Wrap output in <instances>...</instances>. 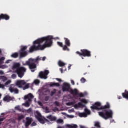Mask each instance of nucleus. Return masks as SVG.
<instances>
[{
    "label": "nucleus",
    "instance_id": "obj_16",
    "mask_svg": "<svg viewBox=\"0 0 128 128\" xmlns=\"http://www.w3.org/2000/svg\"><path fill=\"white\" fill-rule=\"evenodd\" d=\"M84 106H86V105L82 104V102H79L78 104H76L74 106V108H84Z\"/></svg>",
    "mask_w": 128,
    "mask_h": 128
},
{
    "label": "nucleus",
    "instance_id": "obj_38",
    "mask_svg": "<svg viewBox=\"0 0 128 128\" xmlns=\"http://www.w3.org/2000/svg\"><path fill=\"white\" fill-rule=\"evenodd\" d=\"M69 128H78V126L76 125H69L68 126Z\"/></svg>",
    "mask_w": 128,
    "mask_h": 128
},
{
    "label": "nucleus",
    "instance_id": "obj_2",
    "mask_svg": "<svg viewBox=\"0 0 128 128\" xmlns=\"http://www.w3.org/2000/svg\"><path fill=\"white\" fill-rule=\"evenodd\" d=\"M91 108L96 110H102L101 112H99L98 114L106 120H110V118H112L114 116V112L112 110H110V104L108 102H107L104 106H102V103L96 102L94 105H92Z\"/></svg>",
    "mask_w": 128,
    "mask_h": 128
},
{
    "label": "nucleus",
    "instance_id": "obj_9",
    "mask_svg": "<svg viewBox=\"0 0 128 128\" xmlns=\"http://www.w3.org/2000/svg\"><path fill=\"white\" fill-rule=\"evenodd\" d=\"M50 74V71L48 70H46L44 72H41L39 74V77L40 78H42L44 80L48 79V76Z\"/></svg>",
    "mask_w": 128,
    "mask_h": 128
},
{
    "label": "nucleus",
    "instance_id": "obj_26",
    "mask_svg": "<svg viewBox=\"0 0 128 128\" xmlns=\"http://www.w3.org/2000/svg\"><path fill=\"white\" fill-rule=\"evenodd\" d=\"M0 80H2L3 82H6L8 80V78L4 76H0Z\"/></svg>",
    "mask_w": 128,
    "mask_h": 128
},
{
    "label": "nucleus",
    "instance_id": "obj_41",
    "mask_svg": "<svg viewBox=\"0 0 128 128\" xmlns=\"http://www.w3.org/2000/svg\"><path fill=\"white\" fill-rule=\"evenodd\" d=\"M80 82L82 84H84V82H86V80L84 78H82L80 80Z\"/></svg>",
    "mask_w": 128,
    "mask_h": 128
},
{
    "label": "nucleus",
    "instance_id": "obj_27",
    "mask_svg": "<svg viewBox=\"0 0 128 128\" xmlns=\"http://www.w3.org/2000/svg\"><path fill=\"white\" fill-rule=\"evenodd\" d=\"M85 114H87V116L90 114L91 112L90 110H88V108H86L85 109Z\"/></svg>",
    "mask_w": 128,
    "mask_h": 128
},
{
    "label": "nucleus",
    "instance_id": "obj_15",
    "mask_svg": "<svg viewBox=\"0 0 128 128\" xmlns=\"http://www.w3.org/2000/svg\"><path fill=\"white\" fill-rule=\"evenodd\" d=\"M4 101L6 102H14V98L11 97L10 96H6L4 98Z\"/></svg>",
    "mask_w": 128,
    "mask_h": 128
},
{
    "label": "nucleus",
    "instance_id": "obj_14",
    "mask_svg": "<svg viewBox=\"0 0 128 128\" xmlns=\"http://www.w3.org/2000/svg\"><path fill=\"white\" fill-rule=\"evenodd\" d=\"M10 16L7 14H1L0 15V22L2 20H10Z\"/></svg>",
    "mask_w": 128,
    "mask_h": 128
},
{
    "label": "nucleus",
    "instance_id": "obj_29",
    "mask_svg": "<svg viewBox=\"0 0 128 128\" xmlns=\"http://www.w3.org/2000/svg\"><path fill=\"white\" fill-rule=\"evenodd\" d=\"M94 126L96 128H100V124L99 122H96Z\"/></svg>",
    "mask_w": 128,
    "mask_h": 128
},
{
    "label": "nucleus",
    "instance_id": "obj_12",
    "mask_svg": "<svg viewBox=\"0 0 128 128\" xmlns=\"http://www.w3.org/2000/svg\"><path fill=\"white\" fill-rule=\"evenodd\" d=\"M9 90L11 94H20V90L16 88V86L10 87Z\"/></svg>",
    "mask_w": 128,
    "mask_h": 128
},
{
    "label": "nucleus",
    "instance_id": "obj_8",
    "mask_svg": "<svg viewBox=\"0 0 128 128\" xmlns=\"http://www.w3.org/2000/svg\"><path fill=\"white\" fill-rule=\"evenodd\" d=\"M28 50V47L26 46H24L21 48L20 54V58H26L28 56V52L26 50Z\"/></svg>",
    "mask_w": 128,
    "mask_h": 128
},
{
    "label": "nucleus",
    "instance_id": "obj_60",
    "mask_svg": "<svg viewBox=\"0 0 128 128\" xmlns=\"http://www.w3.org/2000/svg\"><path fill=\"white\" fill-rule=\"evenodd\" d=\"M0 68L4 69V66H0Z\"/></svg>",
    "mask_w": 128,
    "mask_h": 128
},
{
    "label": "nucleus",
    "instance_id": "obj_7",
    "mask_svg": "<svg viewBox=\"0 0 128 128\" xmlns=\"http://www.w3.org/2000/svg\"><path fill=\"white\" fill-rule=\"evenodd\" d=\"M36 118L40 124H46V122H50V120L48 119H44V120L42 118V114L40 113L38 111L36 112V114L35 116Z\"/></svg>",
    "mask_w": 128,
    "mask_h": 128
},
{
    "label": "nucleus",
    "instance_id": "obj_33",
    "mask_svg": "<svg viewBox=\"0 0 128 128\" xmlns=\"http://www.w3.org/2000/svg\"><path fill=\"white\" fill-rule=\"evenodd\" d=\"M77 96L80 98H84V94L82 93H78Z\"/></svg>",
    "mask_w": 128,
    "mask_h": 128
},
{
    "label": "nucleus",
    "instance_id": "obj_10",
    "mask_svg": "<svg viewBox=\"0 0 128 128\" xmlns=\"http://www.w3.org/2000/svg\"><path fill=\"white\" fill-rule=\"evenodd\" d=\"M70 90H72L70 88V84L68 83H64L63 84L62 90V92H70Z\"/></svg>",
    "mask_w": 128,
    "mask_h": 128
},
{
    "label": "nucleus",
    "instance_id": "obj_56",
    "mask_svg": "<svg viewBox=\"0 0 128 128\" xmlns=\"http://www.w3.org/2000/svg\"><path fill=\"white\" fill-rule=\"evenodd\" d=\"M60 72H61L62 74H63L64 70L62 68H60Z\"/></svg>",
    "mask_w": 128,
    "mask_h": 128
},
{
    "label": "nucleus",
    "instance_id": "obj_50",
    "mask_svg": "<svg viewBox=\"0 0 128 128\" xmlns=\"http://www.w3.org/2000/svg\"><path fill=\"white\" fill-rule=\"evenodd\" d=\"M38 104L40 106H42V103L41 102H38Z\"/></svg>",
    "mask_w": 128,
    "mask_h": 128
},
{
    "label": "nucleus",
    "instance_id": "obj_43",
    "mask_svg": "<svg viewBox=\"0 0 128 128\" xmlns=\"http://www.w3.org/2000/svg\"><path fill=\"white\" fill-rule=\"evenodd\" d=\"M53 112H58V108H55L52 110Z\"/></svg>",
    "mask_w": 128,
    "mask_h": 128
},
{
    "label": "nucleus",
    "instance_id": "obj_1",
    "mask_svg": "<svg viewBox=\"0 0 128 128\" xmlns=\"http://www.w3.org/2000/svg\"><path fill=\"white\" fill-rule=\"evenodd\" d=\"M52 46V37L47 36L36 40L34 44L30 48V52L44 50L46 48H50Z\"/></svg>",
    "mask_w": 128,
    "mask_h": 128
},
{
    "label": "nucleus",
    "instance_id": "obj_3",
    "mask_svg": "<svg viewBox=\"0 0 128 128\" xmlns=\"http://www.w3.org/2000/svg\"><path fill=\"white\" fill-rule=\"evenodd\" d=\"M12 70H16L14 72L17 74L18 78H22L24 76L25 72H26V68L24 67H20V63L14 64Z\"/></svg>",
    "mask_w": 128,
    "mask_h": 128
},
{
    "label": "nucleus",
    "instance_id": "obj_37",
    "mask_svg": "<svg viewBox=\"0 0 128 128\" xmlns=\"http://www.w3.org/2000/svg\"><path fill=\"white\" fill-rule=\"evenodd\" d=\"M26 112H28V114L32 112V108H30L28 110H26Z\"/></svg>",
    "mask_w": 128,
    "mask_h": 128
},
{
    "label": "nucleus",
    "instance_id": "obj_34",
    "mask_svg": "<svg viewBox=\"0 0 128 128\" xmlns=\"http://www.w3.org/2000/svg\"><path fill=\"white\" fill-rule=\"evenodd\" d=\"M74 102H70L66 103V106H74Z\"/></svg>",
    "mask_w": 128,
    "mask_h": 128
},
{
    "label": "nucleus",
    "instance_id": "obj_18",
    "mask_svg": "<svg viewBox=\"0 0 128 128\" xmlns=\"http://www.w3.org/2000/svg\"><path fill=\"white\" fill-rule=\"evenodd\" d=\"M70 92L72 94L74 95V96H78V90L76 89H74V90H70Z\"/></svg>",
    "mask_w": 128,
    "mask_h": 128
},
{
    "label": "nucleus",
    "instance_id": "obj_40",
    "mask_svg": "<svg viewBox=\"0 0 128 128\" xmlns=\"http://www.w3.org/2000/svg\"><path fill=\"white\" fill-rule=\"evenodd\" d=\"M12 83V81L10 80H8L7 82H6L4 84V86H8L10 84Z\"/></svg>",
    "mask_w": 128,
    "mask_h": 128
},
{
    "label": "nucleus",
    "instance_id": "obj_22",
    "mask_svg": "<svg viewBox=\"0 0 128 128\" xmlns=\"http://www.w3.org/2000/svg\"><path fill=\"white\" fill-rule=\"evenodd\" d=\"M5 60H6V58L4 57H2L0 58V66H2V64H4Z\"/></svg>",
    "mask_w": 128,
    "mask_h": 128
},
{
    "label": "nucleus",
    "instance_id": "obj_39",
    "mask_svg": "<svg viewBox=\"0 0 128 128\" xmlns=\"http://www.w3.org/2000/svg\"><path fill=\"white\" fill-rule=\"evenodd\" d=\"M16 110H18V112H22V109H20V106H18L16 107L15 108Z\"/></svg>",
    "mask_w": 128,
    "mask_h": 128
},
{
    "label": "nucleus",
    "instance_id": "obj_54",
    "mask_svg": "<svg viewBox=\"0 0 128 128\" xmlns=\"http://www.w3.org/2000/svg\"><path fill=\"white\" fill-rule=\"evenodd\" d=\"M71 82L72 86H74V84H76V83L74 82V80H72Z\"/></svg>",
    "mask_w": 128,
    "mask_h": 128
},
{
    "label": "nucleus",
    "instance_id": "obj_11",
    "mask_svg": "<svg viewBox=\"0 0 128 128\" xmlns=\"http://www.w3.org/2000/svg\"><path fill=\"white\" fill-rule=\"evenodd\" d=\"M26 84V82L24 80H18L16 82V86H18L19 88H22Z\"/></svg>",
    "mask_w": 128,
    "mask_h": 128
},
{
    "label": "nucleus",
    "instance_id": "obj_6",
    "mask_svg": "<svg viewBox=\"0 0 128 128\" xmlns=\"http://www.w3.org/2000/svg\"><path fill=\"white\" fill-rule=\"evenodd\" d=\"M81 52H76V54H78L80 56H84V58H90L92 56V52L88 50H81Z\"/></svg>",
    "mask_w": 128,
    "mask_h": 128
},
{
    "label": "nucleus",
    "instance_id": "obj_42",
    "mask_svg": "<svg viewBox=\"0 0 128 128\" xmlns=\"http://www.w3.org/2000/svg\"><path fill=\"white\" fill-rule=\"evenodd\" d=\"M37 58H41V60H43V62H44V60H46V57L40 58V56H38Z\"/></svg>",
    "mask_w": 128,
    "mask_h": 128
},
{
    "label": "nucleus",
    "instance_id": "obj_46",
    "mask_svg": "<svg viewBox=\"0 0 128 128\" xmlns=\"http://www.w3.org/2000/svg\"><path fill=\"white\" fill-rule=\"evenodd\" d=\"M0 88H2L4 90V85L0 83Z\"/></svg>",
    "mask_w": 128,
    "mask_h": 128
},
{
    "label": "nucleus",
    "instance_id": "obj_35",
    "mask_svg": "<svg viewBox=\"0 0 128 128\" xmlns=\"http://www.w3.org/2000/svg\"><path fill=\"white\" fill-rule=\"evenodd\" d=\"M56 122L57 124H62V122H64V120L62 119H59L56 120Z\"/></svg>",
    "mask_w": 128,
    "mask_h": 128
},
{
    "label": "nucleus",
    "instance_id": "obj_20",
    "mask_svg": "<svg viewBox=\"0 0 128 128\" xmlns=\"http://www.w3.org/2000/svg\"><path fill=\"white\" fill-rule=\"evenodd\" d=\"M50 88H52L54 86L60 88V84L59 83H52L50 84Z\"/></svg>",
    "mask_w": 128,
    "mask_h": 128
},
{
    "label": "nucleus",
    "instance_id": "obj_21",
    "mask_svg": "<svg viewBox=\"0 0 128 128\" xmlns=\"http://www.w3.org/2000/svg\"><path fill=\"white\" fill-rule=\"evenodd\" d=\"M122 96L124 98H126L128 100V91L126 90L124 93L122 94Z\"/></svg>",
    "mask_w": 128,
    "mask_h": 128
},
{
    "label": "nucleus",
    "instance_id": "obj_62",
    "mask_svg": "<svg viewBox=\"0 0 128 128\" xmlns=\"http://www.w3.org/2000/svg\"><path fill=\"white\" fill-rule=\"evenodd\" d=\"M2 50L0 49V54H2Z\"/></svg>",
    "mask_w": 128,
    "mask_h": 128
},
{
    "label": "nucleus",
    "instance_id": "obj_23",
    "mask_svg": "<svg viewBox=\"0 0 128 128\" xmlns=\"http://www.w3.org/2000/svg\"><path fill=\"white\" fill-rule=\"evenodd\" d=\"M79 116H80V118H87L88 114L86 113H80L79 114Z\"/></svg>",
    "mask_w": 128,
    "mask_h": 128
},
{
    "label": "nucleus",
    "instance_id": "obj_57",
    "mask_svg": "<svg viewBox=\"0 0 128 128\" xmlns=\"http://www.w3.org/2000/svg\"><path fill=\"white\" fill-rule=\"evenodd\" d=\"M48 97H46V102H48Z\"/></svg>",
    "mask_w": 128,
    "mask_h": 128
},
{
    "label": "nucleus",
    "instance_id": "obj_19",
    "mask_svg": "<svg viewBox=\"0 0 128 128\" xmlns=\"http://www.w3.org/2000/svg\"><path fill=\"white\" fill-rule=\"evenodd\" d=\"M64 40H65L66 46L70 48V40L68 38H64Z\"/></svg>",
    "mask_w": 128,
    "mask_h": 128
},
{
    "label": "nucleus",
    "instance_id": "obj_49",
    "mask_svg": "<svg viewBox=\"0 0 128 128\" xmlns=\"http://www.w3.org/2000/svg\"><path fill=\"white\" fill-rule=\"evenodd\" d=\"M56 94V92H52L50 93L51 96H54Z\"/></svg>",
    "mask_w": 128,
    "mask_h": 128
},
{
    "label": "nucleus",
    "instance_id": "obj_30",
    "mask_svg": "<svg viewBox=\"0 0 128 128\" xmlns=\"http://www.w3.org/2000/svg\"><path fill=\"white\" fill-rule=\"evenodd\" d=\"M24 116L22 115L18 117V120L20 121L22 120H24Z\"/></svg>",
    "mask_w": 128,
    "mask_h": 128
},
{
    "label": "nucleus",
    "instance_id": "obj_58",
    "mask_svg": "<svg viewBox=\"0 0 128 128\" xmlns=\"http://www.w3.org/2000/svg\"><path fill=\"white\" fill-rule=\"evenodd\" d=\"M118 100H122V96H120L118 98Z\"/></svg>",
    "mask_w": 128,
    "mask_h": 128
},
{
    "label": "nucleus",
    "instance_id": "obj_17",
    "mask_svg": "<svg viewBox=\"0 0 128 128\" xmlns=\"http://www.w3.org/2000/svg\"><path fill=\"white\" fill-rule=\"evenodd\" d=\"M47 118H48V120H50V122H56L57 120L56 117L52 115H50L49 116H48Z\"/></svg>",
    "mask_w": 128,
    "mask_h": 128
},
{
    "label": "nucleus",
    "instance_id": "obj_25",
    "mask_svg": "<svg viewBox=\"0 0 128 128\" xmlns=\"http://www.w3.org/2000/svg\"><path fill=\"white\" fill-rule=\"evenodd\" d=\"M12 58H18V53H14L12 54L11 56Z\"/></svg>",
    "mask_w": 128,
    "mask_h": 128
},
{
    "label": "nucleus",
    "instance_id": "obj_61",
    "mask_svg": "<svg viewBox=\"0 0 128 128\" xmlns=\"http://www.w3.org/2000/svg\"><path fill=\"white\" fill-rule=\"evenodd\" d=\"M71 66H68V68H69V70H70V68H71Z\"/></svg>",
    "mask_w": 128,
    "mask_h": 128
},
{
    "label": "nucleus",
    "instance_id": "obj_64",
    "mask_svg": "<svg viewBox=\"0 0 128 128\" xmlns=\"http://www.w3.org/2000/svg\"><path fill=\"white\" fill-rule=\"evenodd\" d=\"M58 128H62V127H60V126H59V127H58Z\"/></svg>",
    "mask_w": 128,
    "mask_h": 128
},
{
    "label": "nucleus",
    "instance_id": "obj_5",
    "mask_svg": "<svg viewBox=\"0 0 128 128\" xmlns=\"http://www.w3.org/2000/svg\"><path fill=\"white\" fill-rule=\"evenodd\" d=\"M34 98V96H32V94H30L27 96H24V100H25L28 101L26 102L25 104H22V106H26V108H30V102H32V99Z\"/></svg>",
    "mask_w": 128,
    "mask_h": 128
},
{
    "label": "nucleus",
    "instance_id": "obj_48",
    "mask_svg": "<svg viewBox=\"0 0 128 128\" xmlns=\"http://www.w3.org/2000/svg\"><path fill=\"white\" fill-rule=\"evenodd\" d=\"M6 120V118H0V124H2V122H4V120Z\"/></svg>",
    "mask_w": 128,
    "mask_h": 128
},
{
    "label": "nucleus",
    "instance_id": "obj_51",
    "mask_svg": "<svg viewBox=\"0 0 128 128\" xmlns=\"http://www.w3.org/2000/svg\"><path fill=\"white\" fill-rule=\"evenodd\" d=\"M56 80H58L59 82H62V80L60 78H56Z\"/></svg>",
    "mask_w": 128,
    "mask_h": 128
},
{
    "label": "nucleus",
    "instance_id": "obj_32",
    "mask_svg": "<svg viewBox=\"0 0 128 128\" xmlns=\"http://www.w3.org/2000/svg\"><path fill=\"white\" fill-rule=\"evenodd\" d=\"M28 88H30V84H27L23 88L24 90H28Z\"/></svg>",
    "mask_w": 128,
    "mask_h": 128
},
{
    "label": "nucleus",
    "instance_id": "obj_13",
    "mask_svg": "<svg viewBox=\"0 0 128 128\" xmlns=\"http://www.w3.org/2000/svg\"><path fill=\"white\" fill-rule=\"evenodd\" d=\"M26 122L25 124V126L26 128H28L30 124H32V123L33 122L32 118L28 117L26 118Z\"/></svg>",
    "mask_w": 128,
    "mask_h": 128
},
{
    "label": "nucleus",
    "instance_id": "obj_31",
    "mask_svg": "<svg viewBox=\"0 0 128 128\" xmlns=\"http://www.w3.org/2000/svg\"><path fill=\"white\" fill-rule=\"evenodd\" d=\"M34 84H36V86H38L39 84H40V81L38 80H36L34 81Z\"/></svg>",
    "mask_w": 128,
    "mask_h": 128
},
{
    "label": "nucleus",
    "instance_id": "obj_63",
    "mask_svg": "<svg viewBox=\"0 0 128 128\" xmlns=\"http://www.w3.org/2000/svg\"><path fill=\"white\" fill-rule=\"evenodd\" d=\"M2 98V94H0V100Z\"/></svg>",
    "mask_w": 128,
    "mask_h": 128
},
{
    "label": "nucleus",
    "instance_id": "obj_24",
    "mask_svg": "<svg viewBox=\"0 0 128 128\" xmlns=\"http://www.w3.org/2000/svg\"><path fill=\"white\" fill-rule=\"evenodd\" d=\"M58 66L60 67L64 66H66V64H64V62H62V60H60L58 62Z\"/></svg>",
    "mask_w": 128,
    "mask_h": 128
},
{
    "label": "nucleus",
    "instance_id": "obj_55",
    "mask_svg": "<svg viewBox=\"0 0 128 128\" xmlns=\"http://www.w3.org/2000/svg\"><path fill=\"white\" fill-rule=\"evenodd\" d=\"M10 62H11L10 60H8L6 62V64H10Z\"/></svg>",
    "mask_w": 128,
    "mask_h": 128
},
{
    "label": "nucleus",
    "instance_id": "obj_47",
    "mask_svg": "<svg viewBox=\"0 0 128 128\" xmlns=\"http://www.w3.org/2000/svg\"><path fill=\"white\" fill-rule=\"evenodd\" d=\"M12 78H16V74H13L12 76Z\"/></svg>",
    "mask_w": 128,
    "mask_h": 128
},
{
    "label": "nucleus",
    "instance_id": "obj_59",
    "mask_svg": "<svg viewBox=\"0 0 128 128\" xmlns=\"http://www.w3.org/2000/svg\"><path fill=\"white\" fill-rule=\"evenodd\" d=\"M69 117L70 118H73L74 116H69Z\"/></svg>",
    "mask_w": 128,
    "mask_h": 128
},
{
    "label": "nucleus",
    "instance_id": "obj_28",
    "mask_svg": "<svg viewBox=\"0 0 128 128\" xmlns=\"http://www.w3.org/2000/svg\"><path fill=\"white\" fill-rule=\"evenodd\" d=\"M63 50H67L68 52H70V48H68V46L65 45L63 46Z\"/></svg>",
    "mask_w": 128,
    "mask_h": 128
},
{
    "label": "nucleus",
    "instance_id": "obj_52",
    "mask_svg": "<svg viewBox=\"0 0 128 128\" xmlns=\"http://www.w3.org/2000/svg\"><path fill=\"white\" fill-rule=\"evenodd\" d=\"M36 126V123L34 122L32 124V126Z\"/></svg>",
    "mask_w": 128,
    "mask_h": 128
},
{
    "label": "nucleus",
    "instance_id": "obj_4",
    "mask_svg": "<svg viewBox=\"0 0 128 128\" xmlns=\"http://www.w3.org/2000/svg\"><path fill=\"white\" fill-rule=\"evenodd\" d=\"M40 60H42V58L39 57L36 58V59L30 58L28 61L26 62V64H24L23 66H28L30 70H32V72H36L35 68H36V66L38 64Z\"/></svg>",
    "mask_w": 128,
    "mask_h": 128
},
{
    "label": "nucleus",
    "instance_id": "obj_36",
    "mask_svg": "<svg viewBox=\"0 0 128 128\" xmlns=\"http://www.w3.org/2000/svg\"><path fill=\"white\" fill-rule=\"evenodd\" d=\"M57 44L58 46H60V48H64V44H62V42H58Z\"/></svg>",
    "mask_w": 128,
    "mask_h": 128
},
{
    "label": "nucleus",
    "instance_id": "obj_44",
    "mask_svg": "<svg viewBox=\"0 0 128 128\" xmlns=\"http://www.w3.org/2000/svg\"><path fill=\"white\" fill-rule=\"evenodd\" d=\"M81 102H83L84 104H88V101L86 100L85 99H82Z\"/></svg>",
    "mask_w": 128,
    "mask_h": 128
},
{
    "label": "nucleus",
    "instance_id": "obj_45",
    "mask_svg": "<svg viewBox=\"0 0 128 128\" xmlns=\"http://www.w3.org/2000/svg\"><path fill=\"white\" fill-rule=\"evenodd\" d=\"M55 106H60V102H58L57 101L55 102H54Z\"/></svg>",
    "mask_w": 128,
    "mask_h": 128
},
{
    "label": "nucleus",
    "instance_id": "obj_53",
    "mask_svg": "<svg viewBox=\"0 0 128 128\" xmlns=\"http://www.w3.org/2000/svg\"><path fill=\"white\" fill-rule=\"evenodd\" d=\"M0 74H1V76L4 74V71L0 70Z\"/></svg>",
    "mask_w": 128,
    "mask_h": 128
}]
</instances>
